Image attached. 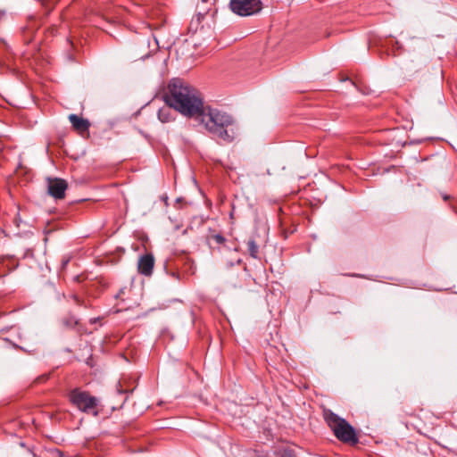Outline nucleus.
I'll return each mask as SVG.
<instances>
[{
  "label": "nucleus",
  "mask_w": 457,
  "mask_h": 457,
  "mask_svg": "<svg viewBox=\"0 0 457 457\" xmlns=\"http://www.w3.org/2000/svg\"><path fill=\"white\" fill-rule=\"evenodd\" d=\"M247 246H248V252H249V254L251 255V257L254 258V259H258L259 258V246L257 245V244L255 243V241L253 239H250L247 243Z\"/></svg>",
  "instance_id": "obj_10"
},
{
  "label": "nucleus",
  "mask_w": 457,
  "mask_h": 457,
  "mask_svg": "<svg viewBox=\"0 0 457 457\" xmlns=\"http://www.w3.org/2000/svg\"><path fill=\"white\" fill-rule=\"evenodd\" d=\"M68 184L62 179H48L47 190L51 196L55 199H62L65 196V191Z\"/></svg>",
  "instance_id": "obj_6"
},
{
  "label": "nucleus",
  "mask_w": 457,
  "mask_h": 457,
  "mask_svg": "<svg viewBox=\"0 0 457 457\" xmlns=\"http://www.w3.org/2000/svg\"><path fill=\"white\" fill-rule=\"evenodd\" d=\"M69 120L71 121L72 128L79 134H84L88 131L90 123L87 120L78 116L77 114H70Z\"/></svg>",
  "instance_id": "obj_8"
},
{
  "label": "nucleus",
  "mask_w": 457,
  "mask_h": 457,
  "mask_svg": "<svg viewBox=\"0 0 457 457\" xmlns=\"http://www.w3.org/2000/svg\"><path fill=\"white\" fill-rule=\"evenodd\" d=\"M154 266V258L153 254L146 253L141 256L137 262V269L140 274L144 276H150L153 273Z\"/></svg>",
  "instance_id": "obj_7"
},
{
  "label": "nucleus",
  "mask_w": 457,
  "mask_h": 457,
  "mask_svg": "<svg viewBox=\"0 0 457 457\" xmlns=\"http://www.w3.org/2000/svg\"><path fill=\"white\" fill-rule=\"evenodd\" d=\"M229 5L232 12L240 16H250L262 9L261 0H230Z\"/></svg>",
  "instance_id": "obj_5"
},
{
  "label": "nucleus",
  "mask_w": 457,
  "mask_h": 457,
  "mask_svg": "<svg viewBox=\"0 0 457 457\" xmlns=\"http://www.w3.org/2000/svg\"><path fill=\"white\" fill-rule=\"evenodd\" d=\"M283 457H295V456L292 455L290 452H285Z\"/></svg>",
  "instance_id": "obj_12"
},
{
  "label": "nucleus",
  "mask_w": 457,
  "mask_h": 457,
  "mask_svg": "<svg viewBox=\"0 0 457 457\" xmlns=\"http://www.w3.org/2000/svg\"><path fill=\"white\" fill-rule=\"evenodd\" d=\"M172 276H173V277H176L177 278H179V276H178V275H176L175 273H172Z\"/></svg>",
  "instance_id": "obj_13"
},
{
  "label": "nucleus",
  "mask_w": 457,
  "mask_h": 457,
  "mask_svg": "<svg viewBox=\"0 0 457 457\" xmlns=\"http://www.w3.org/2000/svg\"><path fill=\"white\" fill-rule=\"evenodd\" d=\"M197 115L201 116V121L212 137L225 142H231L235 138V122L229 114L218 109L203 108Z\"/></svg>",
  "instance_id": "obj_2"
},
{
  "label": "nucleus",
  "mask_w": 457,
  "mask_h": 457,
  "mask_svg": "<svg viewBox=\"0 0 457 457\" xmlns=\"http://www.w3.org/2000/svg\"><path fill=\"white\" fill-rule=\"evenodd\" d=\"M164 98L167 104L186 116L197 115L204 106L199 91L179 79L170 80Z\"/></svg>",
  "instance_id": "obj_1"
},
{
  "label": "nucleus",
  "mask_w": 457,
  "mask_h": 457,
  "mask_svg": "<svg viewBox=\"0 0 457 457\" xmlns=\"http://www.w3.org/2000/svg\"><path fill=\"white\" fill-rule=\"evenodd\" d=\"M212 237L218 244H222L225 242L224 237L221 236L220 234H216Z\"/></svg>",
  "instance_id": "obj_11"
},
{
  "label": "nucleus",
  "mask_w": 457,
  "mask_h": 457,
  "mask_svg": "<svg viewBox=\"0 0 457 457\" xmlns=\"http://www.w3.org/2000/svg\"><path fill=\"white\" fill-rule=\"evenodd\" d=\"M70 400L79 411L97 415L95 409L97 406L98 400L87 392L74 389L70 394Z\"/></svg>",
  "instance_id": "obj_4"
},
{
  "label": "nucleus",
  "mask_w": 457,
  "mask_h": 457,
  "mask_svg": "<svg viewBox=\"0 0 457 457\" xmlns=\"http://www.w3.org/2000/svg\"><path fill=\"white\" fill-rule=\"evenodd\" d=\"M323 417L338 440L352 445H355L358 442L354 428L345 419L330 410H324Z\"/></svg>",
  "instance_id": "obj_3"
},
{
  "label": "nucleus",
  "mask_w": 457,
  "mask_h": 457,
  "mask_svg": "<svg viewBox=\"0 0 457 457\" xmlns=\"http://www.w3.org/2000/svg\"><path fill=\"white\" fill-rule=\"evenodd\" d=\"M171 108H172L171 106L167 104V106H164L159 110L158 119L162 122H163V123L170 122L173 120Z\"/></svg>",
  "instance_id": "obj_9"
}]
</instances>
